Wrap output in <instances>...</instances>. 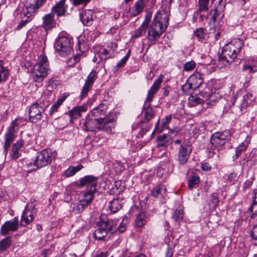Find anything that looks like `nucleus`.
Instances as JSON below:
<instances>
[{
	"mask_svg": "<svg viewBox=\"0 0 257 257\" xmlns=\"http://www.w3.org/2000/svg\"><path fill=\"white\" fill-rule=\"evenodd\" d=\"M163 76L160 75L158 78L154 81L153 85L148 91L147 96L144 104L143 109L144 111V115L145 119L147 122H143L142 128L139 132L138 137H143L144 135L146 134L150 130V126L148 122L152 119L154 116V112L151 107V102L154 97V95L158 91L160 88L161 84L163 81Z\"/></svg>",
	"mask_w": 257,
	"mask_h": 257,
	"instance_id": "1",
	"label": "nucleus"
},
{
	"mask_svg": "<svg viewBox=\"0 0 257 257\" xmlns=\"http://www.w3.org/2000/svg\"><path fill=\"white\" fill-rule=\"evenodd\" d=\"M243 43L240 39H234L225 45L223 48L221 55L219 56V62L224 66L230 65L234 62V65L240 63V55Z\"/></svg>",
	"mask_w": 257,
	"mask_h": 257,
	"instance_id": "2",
	"label": "nucleus"
},
{
	"mask_svg": "<svg viewBox=\"0 0 257 257\" xmlns=\"http://www.w3.org/2000/svg\"><path fill=\"white\" fill-rule=\"evenodd\" d=\"M47 0H26L24 6L26 8L21 13V17L23 20L19 24L16 28L17 30H20L25 26L32 20L31 13H34L42 7Z\"/></svg>",
	"mask_w": 257,
	"mask_h": 257,
	"instance_id": "3",
	"label": "nucleus"
},
{
	"mask_svg": "<svg viewBox=\"0 0 257 257\" xmlns=\"http://www.w3.org/2000/svg\"><path fill=\"white\" fill-rule=\"evenodd\" d=\"M228 139L229 136L225 133L216 132L212 134L210 138V143L207 146L209 155L212 157L216 154L219 148L225 144Z\"/></svg>",
	"mask_w": 257,
	"mask_h": 257,
	"instance_id": "4",
	"label": "nucleus"
},
{
	"mask_svg": "<svg viewBox=\"0 0 257 257\" xmlns=\"http://www.w3.org/2000/svg\"><path fill=\"white\" fill-rule=\"evenodd\" d=\"M167 27L162 24L157 22L156 20H153V22L149 28L147 39L150 45L155 44L156 40L166 30Z\"/></svg>",
	"mask_w": 257,
	"mask_h": 257,
	"instance_id": "5",
	"label": "nucleus"
},
{
	"mask_svg": "<svg viewBox=\"0 0 257 257\" xmlns=\"http://www.w3.org/2000/svg\"><path fill=\"white\" fill-rule=\"evenodd\" d=\"M53 152L50 149H46L38 152L33 162L29 165H34L36 169L41 168L50 164L52 159Z\"/></svg>",
	"mask_w": 257,
	"mask_h": 257,
	"instance_id": "6",
	"label": "nucleus"
},
{
	"mask_svg": "<svg viewBox=\"0 0 257 257\" xmlns=\"http://www.w3.org/2000/svg\"><path fill=\"white\" fill-rule=\"evenodd\" d=\"M54 47L60 56H66L70 54L72 48L69 38L64 36H59L56 40Z\"/></svg>",
	"mask_w": 257,
	"mask_h": 257,
	"instance_id": "7",
	"label": "nucleus"
},
{
	"mask_svg": "<svg viewBox=\"0 0 257 257\" xmlns=\"http://www.w3.org/2000/svg\"><path fill=\"white\" fill-rule=\"evenodd\" d=\"M98 178L93 175H86L81 178L79 180V183L77 184V187L82 188L86 186V190L82 192L83 193H87L90 195H94L96 192V187L98 184Z\"/></svg>",
	"mask_w": 257,
	"mask_h": 257,
	"instance_id": "8",
	"label": "nucleus"
},
{
	"mask_svg": "<svg viewBox=\"0 0 257 257\" xmlns=\"http://www.w3.org/2000/svg\"><path fill=\"white\" fill-rule=\"evenodd\" d=\"M47 106L38 102L33 103L29 108V120L32 123H36L41 120Z\"/></svg>",
	"mask_w": 257,
	"mask_h": 257,
	"instance_id": "9",
	"label": "nucleus"
},
{
	"mask_svg": "<svg viewBox=\"0 0 257 257\" xmlns=\"http://www.w3.org/2000/svg\"><path fill=\"white\" fill-rule=\"evenodd\" d=\"M191 152L192 149L189 145L186 143L180 145L177 150V160L180 165H183L187 163Z\"/></svg>",
	"mask_w": 257,
	"mask_h": 257,
	"instance_id": "10",
	"label": "nucleus"
},
{
	"mask_svg": "<svg viewBox=\"0 0 257 257\" xmlns=\"http://www.w3.org/2000/svg\"><path fill=\"white\" fill-rule=\"evenodd\" d=\"M97 225L109 232L108 238L117 230V226L112 219H109L106 214H101L100 216V220L97 222Z\"/></svg>",
	"mask_w": 257,
	"mask_h": 257,
	"instance_id": "11",
	"label": "nucleus"
},
{
	"mask_svg": "<svg viewBox=\"0 0 257 257\" xmlns=\"http://www.w3.org/2000/svg\"><path fill=\"white\" fill-rule=\"evenodd\" d=\"M49 70V67H45L42 65L35 64L33 66L31 72V76L35 82H41L44 78L46 77L48 72Z\"/></svg>",
	"mask_w": 257,
	"mask_h": 257,
	"instance_id": "12",
	"label": "nucleus"
},
{
	"mask_svg": "<svg viewBox=\"0 0 257 257\" xmlns=\"http://www.w3.org/2000/svg\"><path fill=\"white\" fill-rule=\"evenodd\" d=\"M97 77V74L95 71H92L88 75L85 80L84 85L81 90L80 95L81 99L87 96L88 92L91 89L93 84Z\"/></svg>",
	"mask_w": 257,
	"mask_h": 257,
	"instance_id": "13",
	"label": "nucleus"
},
{
	"mask_svg": "<svg viewBox=\"0 0 257 257\" xmlns=\"http://www.w3.org/2000/svg\"><path fill=\"white\" fill-rule=\"evenodd\" d=\"M99 131L112 134L114 131V120L113 117L107 116L104 119L99 120Z\"/></svg>",
	"mask_w": 257,
	"mask_h": 257,
	"instance_id": "14",
	"label": "nucleus"
},
{
	"mask_svg": "<svg viewBox=\"0 0 257 257\" xmlns=\"http://www.w3.org/2000/svg\"><path fill=\"white\" fill-rule=\"evenodd\" d=\"M19 220L15 217L13 220L8 221L4 223L1 228L0 232L3 235H7L10 231H15L18 228Z\"/></svg>",
	"mask_w": 257,
	"mask_h": 257,
	"instance_id": "15",
	"label": "nucleus"
},
{
	"mask_svg": "<svg viewBox=\"0 0 257 257\" xmlns=\"http://www.w3.org/2000/svg\"><path fill=\"white\" fill-rule=\"evenodd\" d=\"M99 120L88 114L82 126V130L85 132L95 131L99 130Z\"/></svg>",
	"mask_w": 257,
	"mask_h": 257,
	"instance_id": "16",
	"label": "nucleus"
},
{
	"mask_svg": "<svg viewBox=\"0 0 257 257\" xmlns=\"http://www.w3.org/2000/svg\"><path fill=\"white\" fill-rule=\"evenodd\" d=\"M94 199V195H90L87 193H83L82 198L79 200L77 204L76 211L78 213H81L92 202Z\"/></svg>",
	"mask_w": 257,
	"mask_h": 257,
	"instance_id": "17",
	"label": "nucleus"
},
{
	"mask_svg": "<svg viewBox=\"0 0 257 257\" xmlns=\"http://www.w3.org/2000/svg\"><path fill=\"white\" fill-rule=\"evenodd\" d=\"M107 107L106 105L103 103L99 104L98 106L94 108L89 113L91 116L97 119L102 120L105 117H107Z\"/></svg>",
	"mask_w": 257,
	"mask_h": 257,
	"instance_id": "18",
	"label": "nucleus"
},
{
	"mask_svg": "<svg viewBox=\"0 0 257 257\" xmlns=\"http://www.w3.org/2000/svg\"><path fill=\"white\" fill-rule=\"evenodd\" d=\"M66 0H60L57 3L51 8V13H53L54 16L56 14L57 17L64 16L67 8V6L65 5Z\"/></svg>",
	"mask_w": 257,
	"mask_h": 257,
	"instance_id": "19",
	"label": "nucleus"
},
{
	"mask_svg": "<svg viewBox=\"0 0 257 257\" xmlns=\"http://www.w3.org/2000/svg\"><path fill=\"white\" fill-rule=\"evenodd\" d=\"M94 12L91 10H85L80 15V19L84 26H90L93 23Z\"/></svg>",
	"mask_w": 257,
	"mask_h": 257,
	"instance_id": "20",
	"label": "nucleus"
},
{
	"mask_svg": "<svg viewBox=\"0 0 257 257\" xmlns=\"http://www.w3.org/2000/svg\"><path fill=\"white\" fill-rule=\"evenodd\" d=\"M43 23L42 27L46 30H50L55 27L56 21L54 19V16L53 13H49L45 15L42 18Z\"/></svg>",
	"mask_w": 257,
	"mask_h": 257,
	"instance_id": "21",
	"label": "nucleus"
},
{
	"mask_svg": "<svg viewBox=\"0 0 257 257\" xmlns=\"http://www.w3.org/2000/svg\"><path fill=\"white\" fill-rule=\"evenodd\" d=\"M169 12L167 10H162L156 14L153 20H156L157 22L160 23L166 27L169 25Z\"/></svg>",
	"mask_w": 257,
	"mask_h": 257,
	"instance_id": "22",
	"label": "nucleus"
},
{
	"mask_svg": "<svg viewBox=\"0 0 257 257\" xmlns=\"http://www.w3.org/2000/svg\"><path fill=\"white\" fill-rule=\"evenodd\" d=\"M16 132L8 130L7 132L5 135V144L4 146V154L5 156L7 155L9 148L11 143L14 141L16 137Z\"/></svg>",
	"mask_w": 257,
	"mask_h": 257,
	"instance_id": "23",
	"label": "nucleus"
},
{
	"mask_svg": "<svg viewBox=\"0 0 257 257\" xmlns=\"http://www.w3.org/2000/svg\"><path fill=\"white\" fill-rule=\"evenodd\" d=\"M147 0H138L129 10L132 17H136L142 13L145 7Z\"/></svg>",
	"mask_w": 257,
	"mask_h": 257,
	"instance_id": "24",
	"label": "nucleus"
},
{
	"mask_svg": "<svg viewBox=\"0 0 257 257\" xmlns=\"http://www.w3.org/2000/svg\"><path fill=\"white\" fill-rule=\"evenodd\" d=\"M204 94V99L206 103L211 105H213L214 103L220 99V95L216 92H211L208 90V92H202Z\"/></svg>",
	"mask_w": 257,
	"mask_h": 257,
	"instance_id": "25",
	"label": "nucleus"
},
{
	"mask_svg": "<svg viewBox=\"0 0 257 257\" xmlns=\"http://www.w3.org/2000/svg\"><path fill=\"white\" fill-rule=\"evenodd\" d=\"M157 147L167 148L173 142V140L170 136L164 134L158 137Z\"/></svg>",
	"mask_w": 257,
	"mask_h": 257,
	"instance_id": "26",
	"label": "nucleus"
},
{
	"mask_svg": "<svg viewBox=\"0 0 257 257\" xmlns=\"http://www.w3.org/2000/svg\"><path fill=\"white\" fill-rule=\"evenodd\" d=\"M188 80L192 83V85L194 86V89H197L203 82L202 75L198 72H195L193 74Z\"/></svg>",
	"mask_w": 257,
	"mask_h": 257,
	"instance_id": "27",
	"label": "nucleus"
},
{
	"mask_svg": "<svg viewBox=\"0 0 257 257\" xmlns=\"http://www.w3.org/2000/svg\"><path fill=\"white\" fill-rule=\"evenodd\" d=\"M149 220V217L144 212H140L136 216L135 225L137 227L144 226Z\"/></svg>",
	"mask_w": 257,
	"mask_h": 257,
	"instance_id": "28",
	"label": "nucleus"
},
{
	"mask_svg": "<svg viewBox=\"0 0 257 257\" xmlns=\"http://www.w3.org/2000/svg\"><path fill=\"white\" fill-rule=\"evenodd\" d=\"M172 119V115H169L168 116H166L164 118H163L162 120V123H161V129L159 128V124L160 121L158 120L157 122L156 123L155 125V128L154 130V131L152 133V135H154L155 132H159V133H161L163 131L164 129H168V125L169 123L170 122Z\"/></svg>",
	"mask_w": 257,
	"mask_h": 257,
	"instance_id": "29",
	"label": "nucleus"
},
{
	"mask_svg": "<svg viewBox=\"0 0 257 257\" xmlns=\"http://www.w3.org/2000/svg\"><path fill=\"white\" fill-rule=\"evenodd\" d=\"M253 100V96L250 93H247L243 96L241 100V102L238 107L241 112L244 111L246 107L250 104Z\"/></svg>",
	"mask_w": 257,
	"mask_h": 257,
	"instance_id": "30",
	"label": "nucleus"
},
{
	"mask_svg": "<svg viewBox=\"0 0 257 257\" xmlns=\"http://www.w3.org/2000/svg\"><path fill=\"white\" fill-rule=\"evenodd\" d=\"M85 107L82 105L74 107L69 111V115L70 116V121L73 122L74 119H76L80 116L81 112L85 111Z\"/></svg>",
	"mask_w": 257,
	"mask_h": 257,
	"instance_id": "31",
	"label": "nucleus"
},
{
	"mask_svg": "<svg viewBox=\"0 0 257 257\" xmlns=\"http://www.w3.org/2000/svg\"><path fill=\"white\" fill-rule=\"evenodd\" d=\"M166 191V187L164 185L156 186L151 191L152 195L154 197H163Z\"/></svg>",
	"mask_w": 257,
	"mask_h": 257,
	"instance_id": "32",
	"label": "nucleus"
},
{
	"mask_svg": "<svg viewBox=\"0 0 257 257\" xmlns=\"http://www.w3.org/2000/svg\"><path fill=\"white\" fill-rule=\"evenodd\" d=\"M10 72L7 67H4V62L0 60V83L8 79Z\"/></svg>",
	"mask_w": 257,
	"mask_h": 257,
	"instance_id": "33",
	"label": "nucleus"
},
{
	"mask_svg": "<svg viewBox=\"0 0 257 257\" xmlns=\"http://www.w3.org/2000/svg\"><path fill=\"white\" fill-rule=\"evenodd\" d=\"M108 233H109V232L99 227L97 229L94 231L93 235L94 238L97 240L103 239L104 240H107L109 238H105Z\"/></svg>",
	"mask_w": 257,
	"mask_h": 257,
	"instance_id": "34",
	"label": "nucleus"
},
{
	"mask_svg": "<svg viewBox=\"0 0 257 257\" xmlns=\"http://www.w3.org/2000/svg\"><path fill=\"white\" fill-rule=\"evenodd\" d=\"M23 212L26 214L30 218H33L34 219V216L37 214V209L33 203H28Z\"/></svg>",
	"mask_w": 257,
	"mask_h": 257,
	"instance_id": "35",
	"label": "nucleus"
},
{
	"mask_svg": "<svg viewBox=\"0 0 257 257\" xmlns=\"http://www.w3.org/2000/svg\"><path fill=\"white\" fill-rule=\"evenodd\" d=\"M109 204L110 210L113 213L117 212L121 208V200L117 198L110 201Z\"/></svg>",
	"mask_w": 257,
	"mask_h": 257,
	"instance_id": "36",
	"label": "nucleus"
},
{
	"mask_svg": "<svg viewBox=\"0 0 257 257\" xmlns=\"http://www.w3.org/2000/svg\"><path fill=\"white\" fill-rule=\"evenodd\" d=\"M249 142L247 140L243 141L236 149L235 156L233 157L234 160H236L247 149L248 146Z\"/></svg>",
	"mask_w": 257,
	"mask_h": 257,
	"instance_id": "37",
	"label": "nucleus"
},
{
	"mask_svg": "<svg viewBox=\"0 0 257 257\" xmlns=\"http://www.w3.org/2000/svg\"><path fill=\"white\" fill-rule=\"evenodd\" d=\"M123 190L124 186L121 185V182L120 181H116L110 190V194L112 195L118 194L122 192Z\"/></svg>",
	"mask_w": 257,
	"mask_h": 257,
	"instance_id": "38",
	"label": "nucleus"
},
{
	"mask_svg": "<svg viewBox=\"0 0 257 257\" xmlns=\"http://www.w3.org/2000/svg\"><path fill=\"white\" fill-rule=\"evenodd\" d=\"M204 97V94H202ZM205 102V99L204 98L201 99L199 97L197 96L191 95L189 97L188 104L189 106H195L198 104L203 103Z\"/></svg>",
	"mask_w": 257,
	"mask_h": 257,
	"instance_id": "39",
	"label": "nucleus"
},
{
	"mask_svg": "<svg viewBox=\"0 0 257 257\" xmlns=\"http://www.w3.org/2000/svg\"><path fill=\"white\" fill-rule=\"evenodd\" d=\"M219 203V199L216 194L212 193L208 198V203L211 209H215Z\"/></svg>",
	"mask_w": 257,
	"mask_h": 257,
	"instance_id": "40",
	"label": "nucleus"
},
{
	"mask_svg": "<svg viewBox=\"0 0 257 257\" xmlns=\"http://www.w3.org/2000/svg\"><path fill=\"white\" fill-rule=\"evenodd\" d=\"M12 237L8 236L2 239L0 241V251H3L6 250L11 245L12 240Z\"/></svg>",
	"mask_w": 257,
	"mask_h": 257,
	"instance_id": "41",
	"label": "nucleus"
},
{
	"mask_svg": "<svg viewBox=\"0 0 257 257\" xmlns=\"http://www.w3.org/2000/svg\"><path fill=\"white\" fill-rule=\"evenodd\" d=\"M200 181V178L196 175L191 176L188 181V188L190 190L195 188Z\"/></svg>",
	"mask_w": 257,
	"mask_h": 257,
	"instance_id": "42",
	"label": "nucleus"
},
{
	"mask_svg": "<svg viewBox=\"0 0 257 257\" xmlns=\"http://www.w3.org/2000/svg\"><path fill=\"white\" fill-rule=\"evenodd\" d=\"M184 210L182 208L177 209L172 215V218L176 222H180L183 218Z\"/></svg>",
	"mask_w": 257,
	"mask_h": 257,
	"instance_id": "43",
	"label": "nucleus"
},
{
	"mask_svg": "<svg viewBox=\"0 0 257 257\" xmlns=\"http://www.w3.org/2000/svg\"><path fill=\"white\" fill-rule=\"evenodd\" d=\"M203 11H199L198 9L194 13L193 16V20L194 22H196L198 21L199 22H202L204 21V19H208V14L207 16H204L201 14V12Z\"/></svg>",
	"mask_w": 257,
	"mask_h": 257,
	"instance_id": "44",
	"label": "nucleus"
},
{
	"mask_svg": "<svg viewBox=\"0 0 257 257\" xmlns=\"http://www.w3.org/2000/svg\"><path fill=\"white\" fill-rule=\"evenodd\" d=\"M242 70L246 73L251 74L257 71V67L245 62L242 66Z\"/></svg>",
	"mask_w": 257,
	"mask_h": 257,
	"instance_id": "45",
	"label": "nucleus"
},
{
	"mask_svg": "<svg viewBox=\"0 0 257 257\" xmlns=\"http://www.w3.org/2000/svg\"><path fill=\"white\" fill-rule=\"evenodd\" d=\"M33 221V218H30L26 214L22 213L20 224L23 226H26Z\"/></svg>",
	"mask_w": 257,
	"mask_h": 257,
	"instance_id": "46",
	"label": "nucleus"
},
{
	"mask_svg": "<svg viewBox=\"0 0 257 257\" xmlns=\"http://www.w3.org/2000/svg\"><path fill=\"white\" fill-rule=\"evenodd\" d=\"M147 28L148 27L142 24L141 26L135 31L133 37L135 38L141 37L145 34Z\"/></svg>",
	"mask_w": 257,
	"mask_h": 257,
	"instance_id": "47",
	"label": "nucleus"
},
{
	"mask_svg": "<svg viewBox=\"0 0 257 257\" xmlns=\"http://www.w3.org/2000/svg\"><path fill=\"white\" fill-rule=\"evenodd\" d=\"M195 90L194 89V86L192 85V83L189 82L188 79L182 87L183 91L186 94L190 93Z\"/></svg>",
	"mask_w": 257,
	"mask_h": 257,
	"instance_id": "48",
	"label": "nucleus"
},
{
	"mask_svg": "<svg viewBox=\"0 0 257 257\" xmlns=\"http://www.w3.org/2000/svg\"><path fill=\"white\" fill-rule=\"evenodd\" d=\"M209 0H198V10L206 12L208 10V5Z\"/></svg>",
	"mask_w": 257,
	"mask_h": 257,
	"instance_id": "49",
	"label": "nucleus"
},
{
	"mask_svg": "<svg viewBox=\"0 0 257 257\" xmlns=\"http://www.w3.org/2000/svg\"><path fill=\"white\" fill-rule=\"evenodd\" d=\"M196 67V63L194 61H190L186 62L183 65V70L185 71H190L193 70Z\"/></svg>",
	"mask_w": 257,
	"mask_h": 257,
	"instance_id": "50",
	"label": "nucleus"
},
{
	"mask_svg": "<svg viewBox=\"0 0 257 257\" xmlns=\"http://www.w3.org/2000/svg\"><path fill=\"white\" fill-rule=\"evenodd\" d=\"M64 100V98H62L58 99L52 106L50 110V114H52L53 113L56 111L57 110L58 108L62 104Z\"/></svg>",
	"mask_w": 257,
	"mask_h": 257,
	"instance_id": "51",
	"label": "nucleus"
},
{
	"mask_svg": "<svg viewBox=\"0 0 257 257\" xmlns=\"http://www.w3.org/2000/svg\"><path fill=\"white\" fill-rule=\"evenodd\" d=\"M205 30L204 29L202 28H200L198 29H197L195 31V36L199 39H204L205 35Z\"/></svg>",
	"mask_w": 257,
	"mask_h": 257,
	"instance_id": "52",
	"label": "nucleus"
},
{
	"mask_svg": "<svg viewBox=\"0 0 257 257\" xmlns=\"http://www.w3.org/2000/svg\"><path fill=\"white\" fill-rule=\"evenodd\" d=\"M36 64L48 67L47 57L45 55H41L39 57L38 62Z\"/></svg>",
	"mask_w": 257,
	"mask_h": 257,
	"instance_id": "53",
	"label": "nucleus"
},
{
	"mask_svg": "<svg viewBox=\"0 0 257 257\" xmlns=\"http://www.w3.org/2000/svg\"><path fill=\"white\" fill-rule=\"evenodd\" d=\"M18 121L19 120L18 118H16L14 121H13L11 124V126L8 128V130L17 133L18 131Z\"/></svg>",
	"mask_w": 257,
	"mask_h": 257,
	"instance_id": "54",
	"label": "nucleus"
},
{
	"mask_svg": "<svg viewBox=\"0 0 257 257\" xmlns=\"http://www.w3.org/2000/svg\"><path fill=\"white\" fill-rule=\"evenodd\" d=\"M250 235L254 241V243L257 245V224L253 226Z\"/></svg>",
	"mask_w": 257,
	"mask_h": 257,
	"instance_id": "55",
	"label": "nucleus"
},
{
	"mask_svg": "<svg viewBox=\"0 0 257 257\" xmlns=\"http://www.w3.org/2000/svg\"><path fill=\"white\" fill-rule=\"evenodd\" d=\"M10 156L12 159L16 160L19 157V152L18 150L12 147V149L10 153Z\"/></svg>",
	"mask_w": 257,
	"mask_h": 257,
	"instance_id": "56",
	"label": "nucleus"
},
{
	"mask_svg": "<svg viewBox=\"0 0 257 257\" xmlns=\"http://www.w3.org/2000/svg\"><path fill=\"white\" fill-rule=\"evenodd\" d=\"M24 141L20 139L19 141H17L16 143L13 145L12 147L18 150H19L24 146Z\"/></svg>",
	"mask_w": 257,
	"mask_h": 257,
	"instance_id": "57",
	"label": "nucleus"
},
{
	"mask_svg": "<svg viewBox=\"0 0 257 257\" xmlns=\"http://www.w3.org/2000/svg\"><path fill=\"white\" fill-rule=\"evenodd\" d=\"M76 173V171L73 167H69L65 171V175L67 177H71Z\"/></svg>",
	"mask_w": 257,
	"mask_h": 257,
	"instance_id": "58",
	"label": "nucleus"
},
{
	"mask_svg": "<svg viewBox=\"0 0 257 257\" xmlns=\"http://www.w3.org/2000/svg\"><path fill=\"white\" fill-rule=\"evenodd\" d=\"M90 1L91 0H72V3L74 6H78L80 5L86 4Z\"/></svg>",
	"mask_w": 257,
	"mask_h": 257,
	"instance_id": "59",
	"label": "nucleus"
},
{
	"mask_svg": "<svg viewBox=\"0 0 257 257\" xmlns=\"http://www.w3.org/2000/svg\"><path fill=\"white\" fill-rule=\"evenodd\" d=\"M210 15H212L210 20L214 23L216 21L217 16L218 15L217 9L211 11L210 12Z\"/></svg>",
	"mask_w": 257,
	"mask_h": 257,
	"instance_id": "60",
	"label": "nucleus"
},
{
	"mask_svg": "<svg viewBox=\"0 0 257 257\" xmlns=\"http://www.w3.org/2000/svg\"><path fill=\"white\" fill-rule=\"evenodd\" d=\"M77 50H79L81 52L83 53L86 50V48L85 47L84 43L81 44L79 41L76 47Z\"/></svg>",
	"mask_w": 257,
	"mask_h": 257,
	"instance_id": "61",
	"label": "nucleus"
},
{
	"mask_svg": "<svg viewBox=\"0 0 257 257\" xmlns=\"http://www.w3.org/2000/svg\"><path fill=\"white\" fill-rule=\"evenodd\" d=\"M257 206V192L254 193V200L251 206L248 208V210L253 212V208H255Z\"/></svg>",
	"mask_w": 257,
	"mask_h": 257,
	"instance_id": "62",
	"label": "nucleus"
},
{
	"mask_svg": "<svg viewBox=\"0 0 257 257\" xmlns=\"http://www.w3.org/2000/svg\"><path fill=\"white\" fill-rule=\"evenodd\" d=\"M151 15L150 14H147L146 15L145 19L142 24L148 28L149 24L150 21H151Z\"/></svg>",
	"mask_w": 257,
	"mask_h": 257,
	"instance_id": "63",
	"label": "nucleus"
},
{
	"mask_svg": "<svg viewBox=\"0 0 257 257\" xmlns=\"http://www.w3.org/2000/svg\"><path fill=\"white\" fill-rule=\"evenodd\" d=\"M108 252L107 251H101L99 252H97V253L92 257H108Z\"/></svg>",
	"mask_w": 257,
	"mask_h": 257,
	"instance_id": "64",
	"label": "nucleus"
}]
</instances>
